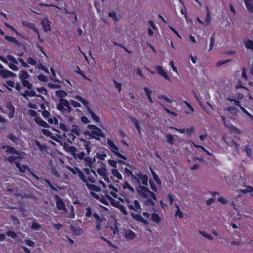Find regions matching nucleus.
I'll return each instance as SVG.
<instances>
[{"label":"nucleus","instance_id":"nucleus-1","mask_svg":"<svg viewBox=\"0 0 253 253\" xmlns=\"http://www.w3.org/2000/svg\"><path fill=\"white\" fill-rule=\"evenodd\" d=\"M138 194L142 198L146 199L144 205L146 206L154 207L155 201L157 200L156 194L145 186L139 185L136 189Z\"/></svg>","mask_w":253,"mask_h":253},{"label":"nucleus","instance_id":"nucleus-2","mask_svg":"<svg viewBox=\"0 0 253 253\" xmlns=\"http://www.w3.org/2000/svg\"><path fill=\"white\" fill-rule=\"evenodd\" d=\"M87 127L91 130H85L84 134L86 139H91L95 138L99 140L100 137H105V134L102 130L94 125H88Z\"/></svg>","mask_w":253,"mask_h":253},{"label":"nucleus","instance_id":"nucleus-3","mask_svg":"<svg viewBox=\"0 0 253 253\" xmlns=\"http://www.w3.org/2000/svg\"><path fill=\"white\" fill-rule=\"evenodd\" d=\"M107 144L108 145L109 148L111 150V151L114 154L115 156L125 160L127 159L126 156L119 153V147L116 145H115L112 140L110 139H108Z\"/></svg>","mask_w":253,"mask_h":253},{"label":"nucleus","instance_id":"nucleus-4","mask_svg":"<svg viewBox=\"0 0 253 253\" xmlns=\"http://www.w3.org/2000/svg\"><path fill=\"white\" fill-rule=\"evenodd\" d=\"M135 175L132 176V179L135 180L138 183H141L145 185H148V177L147 175L143 174L140 171L135 172Z\"/></svg>","mask_w":253,"mask_h":253},{"label":"nucleus","instance_id":"nucleus-5","mask_svg":"<svg viewBox=\"0 0 253 253\" xmlns=\"http://www.w3.org/2000/svg\"><path fill=\"white\" fill-rule=\"evenodd\" d=\"M54 199L55 200L57 208L59 211L66 212L67 211V210L65 207V205L63 200L57 195L54 196Z\"/></svg>","mask_w":253,"mask_h":253},{"label":"nucleus","instance_id":"nucleus-6","mask_svg":"<svg viewBox=\"0 0 253 253\" xmlns=\"http://www.w3.org/2000/svg\"><path fill=\"white\" fill-rule=\"evenodd\" d=\"M101 163L100 167L97 169V172L100 175L103 177L105 181L109 182L110 180L108 177L106 176L107 174L106 165L105 164Z\"/></svg>","mask_w":253,"mask_h":253},{"label":"nucleus","instance_id":"nucleus-7","mask_svg":"<svg viewBox=\"0 0 253 253\" xmlns=\"http://www.w3.org/2000/svg\"><path fill=\"white\" fill-rule=\"evenodd\" d=\"M50 22L48 18H44L41 22L43 30L44 32H47L50 31Z\"/></svg>","mask_w":253,"mask_h":253},{"label":"nucleus","instance_id":"nucleus-8","mask_svg":"<svg viewBox=\"0 0 253 253\" xmlns=\"http://www.w3.org/2000/svg\"><path fill=\"white\" fill-rule=\"evenodd\" d=\"M132 217L135 219L136 220L141 222L144 224L147 225L149 224V222L147 220V219H144L142 215L139 214H135L133 213H131Z\"/></svg>","mask_w":253,"mask_h":253},{"label":"nucleus","instance_id":"nucleus-9","mask_svg":"<svg viewBox=\"0 0 253 253\" xmlns=\"http://www.w3.org/2000/svg\"><path fill=\"white\" fill-rule=\"evenodd\" d=\"M59 102L61 103V104L65 108L66 113H69L72 111V108L70 106L69 103L66 99L60 98Z\"/></svg>","mask_w":253,"mask_h":253},{"label":"nucleus","instance_id":"nucleus-10","mask_svg":"<svg viewBox=\"0 0 253 253\" xmlns=\"http://www.w3.org/2000/svg\"><path fill=\"white\" fill-rule=\"evenodd\" d=\"M22 24L23 26L33 30L35 33H38V29L35 27V24L29 22L27 21H23Z\"/></svg>","mask_w":253,"mask_h":253},{"label":"nucleus","instance_id":"nucleus-11","mask_svg":"<svg viewBox=\"0 0 253 253\" xmlns=\"http://www.w3.org/2000/svg\"><path fill=\"white\" fill-rule=\"evenodd\" d=\"M125 238L128 240H133L136 237L135 233L131 230L126 231L125 233Z\"/></svg>","mask_w":253,"mask_h":253},{"label":"nucleus","instance_id":"nucleus-12","mask_svg":"<svg viewBox=\"0 0 253 253\" xmlns=\"http://www.w3.org/2000/svg\"><path fill=\"white\" fill-rule=\"evenodd\" d=\"M156 69L157 72L162 76L164 77L166 80H169L170 78L167 73L163 69L161 66H157Z\"/></svg>","mask_w":253,"mask_h":253},{"label":"nucleus","instance_id":"nucleus-13","mask_svg":"<svg viewBox=\"0 0 253 253\" xmlns=\"http://www.w3.org/2000/svg\"><path fill=\"white\" fill-rule=\"evenodd\" d=\"M134 205H128V207L129 209L132 210L136 212L138 211V210H140V205L139 202L135 200L133 202Z\"/></svg>","mask_w":253,"mask_h":253},{"label":"nucleus","instance_id":"nucleus-14","mask_svg":"<svg viewBox=\"0 0 253 253\" xmlns=\"http://www.w3.org/2000/svg\"><path fill=\"white\" fill-rule=\"evenodd\" d=\"M81 141L83 142V146L86 151V153L87 155H89V153L91 151V142L89 141H87L84 139H82Z\"/></svg>","mask_w":253,"mask_h":253},{"label":"nucleus","instance_id":"nucleus-15","mask_svg":"<svg viewBox=\"0 0 253 253\" xmlns=\"http://www.w3.org/2000/svg\"><path fill=\"white\" fill-rule=\"evenodd\" d=\"M19 79L21 81L25 80L30 77V75L25 70L21 71L18 75Z\"/></svg>","mask_w":253,"mask_h":253},{"label":"nucleus","instance_id":"nucleus-16","mask_svg":"<svg viewBox=\"0 0 253 253\" xmlns=\"http://www.w3.org/2000/svg\"><path fill=\"white\" fill-rule=\"evenodd\" d=\"M244 2L249 11L251 13H253V1L252 0H245Z\"/></svg>","mask_w":253,"mask_h":253},{"label":"nucleus","instance_id":"nucleus-17","mask_svg":"<svg viewBox=\"0 0 253 253\" xmlns=\"http://www.w3.org/2000/svg\"><path fill=\"white\" fill-rule=\"evenodd\" d=\"M75 98L81 102L87 109H88V107H89L88 106L89 102L87 100L84 99L81 96L79 95H76L75 97Z\"/></svg>","mask_w":253,"mask_h":253},{"label":"nucleus","instance_id":"nucleus-18","mask_svg":"<svg viewBox=\"0 0 253 253\" xmlns=\"http://www.w3.org/2000/svg\"><path fill=\"white\" fill-rule=\"evenodd\" d=\"M31 174L33 177L35 178L37 180H39L40 182L42 183L43 181H44L47 184L48 186H50L51 184L49 180L43 179L42 177H40L32 172H31Z\"/></svg>","mask_w":253,"mask_h":253},{"label":"nucleus","instance_id":"nucleus-19","mask_svg":"<svg viewBox=\"0 0 253 253\" xmlns=\"http://www.w3.org/2000/svg\"><path fill=\"white\" fill-rule=\"evenodd\" d=\"M15 164L16 167L19 169L20 171L21 172H23L27 169L29 170V169L27 165H22L21 166L20 163L18 162H15Z\"/></svg>","mask_w":253,"mask_h":253},{"label":"nucleus","instance_id":"nucleus-20","mask_svg":"<svg viewBox=\"0 0 253 253\" xmlns=\"http://www.w3.org/2000/svg\"><path fill=\"white\" fill-rule=\"evenodd\" d=\"M35 122L36 123L39 125L40 126H42V127H48L49 126V125L46 123V122H45V121H44L43 120H42L41 118L39 117V118H36L35 119Z\"/></svg>","mask_w":253,"mask_h":253},{"label":"nucleus","instance_id":"nucleus-21","mask_svg":"<svg viewBox=\"0 0 253 253\" xmlns=\"http://www.w3.org/2000/svg\"><path fill=\"white\" fill-rule=\"evenodd\" d=\"M92 173L93 175H88L87 179L88 182H90L92 183H95L96 182V177H97V174L94 170H92Z\"/></svg>","mask_w":253,"mask_h":253},{"label":"nucleus","instance_id":"nucleus-22","mask_svg":"<svg viewBox=\"0 0 253 253\" xmlns=\"http://www.w3.org/2000/svg\"><path fill=\"white\" fill-rule=\"evenodd\" d=\"M225 110L230 112L233 116L236 115L238 112V109L235 106H229L226 108Z\"/></svg>","mask_w":253,"mask_h":253},{"label":"nucleus","instance_id":"nucleus-23","mask_svg":"<svg viewBox=\"0 0 253 253\" xmlns=\"http://www.w3.org/2000/svg\"><path fill=\"white\" fill-rule=\"evenodd\" d=\"M6 152L12 154L20 155V152L17 151L14 147L11 146H6Z\"/></svg>","mask_w":253,"mask_h":253},{"label":"nucleus","instance_id":"nucleus-24","mask_svg":"<svg viewBox=\"0 0 253 253\" xmlns=\"http://www.w3.org/2000/svg\"><path fill=\"white\" fill-rule=\"evenodd\" d=\"M6 137L15 144H17V141L19 140V138L14 133H10L7 135Z\"/></svg>","mask_w":253,"mask_h":253},{"label":"nucleus","instance_id":"nucleus-25","mask_svg":"<svg viewBox=\"0 0 253 253\" xmlns=\"http://www.w3.org/2000/svg\"><path fill=\"white\" fill-rule=\"evenodd\" d=\"M224 141L225 143L229 146L232 145H236V142L230 137H225L224 138Z\"/></svg>","mask_w":253,"mask_h":253},{"label":"nucleus","instance_id":"nucleus-26","mask_svg":"<svg viewBox=\"0 0 253 253\" xmlns=\"http://www.w3.org/2000/svg\"><path fill=\"white\" fill-rule=\"evenodd\" d=\"M77 172L78 175L79 177V178L82 180L83 182L86 184L88 182V180L86 178L85 175L83 173V172L81 170H78V171H77Z\"/></svg>","mask_w":253,"mask_h":253},{"label":"nucleus","instance_id":"nucleus-27","mask_svg":"<svg viewBox=\"0 0 253 253\" xmlns=\"http://www.w3.org/2000/svg\"><path fill=\"white\" fill-rule=\"evenodd\" d=\"M4 39L6 41L12 42L15 44H18L19 43L18 40L14 37L8 36L7 35L4 36Z\"/></svg>","mask_w":253,"mask_h":253},{"label":"nucleus","instance_id":"nucleus-28","mask_svg":"<svg viewBox=\"0 0 253 253\" xmlns=\"http://www.w3.org/2000/svg\"><path fill=\"white\" fill-rule=\"evenodd\" d=\"M166 141L168 143H169L171 145H173L174 144V139L173 136L170 134L168 133L166 135Z\"/></svg>","mask_w":253,"mask_h":253},{"label":"nucleus","instance_id":"nucleus-29","mask_svg":"<svg viewBox=\"0 0 253 253\" xmlns=\"http://www.w3.org/2000/svg\"><path fill=\"white\" fill-rule=\"evenodd\" d=\"M244 44L248 49L253 50V41L250 40H245L244 41Z\"/></svg>","mask_w":253,"mask_h":253},{"label":"nucleus","instance_id":"nucleus-30","mask_svg":"<svg viewBox=\"0 0 253 253\" xmlns=\"http://www.w3.org/2000/svg\"><path fill=\"white\" fill-rule=\"evenodd\" d=\"M67 151L70 153L74 158L76 157V148L75 146H68Z\"/></svg>","mask_w":253,"mask_h":253},{"label":"nucleus","instance_id":"nucleus-31","mask_svg":"<svg viewBox=\"0 0 253 253\" xmlns=\"http://www.w3.org/2000/svg\"><path fill=\"white\" fill-rule=\"evenodd\" d=\"M55 95L58 97H64L67 95V93L63 90H58L55 91Z\"/></svg>","mask_w":253,"mask_h":253},{"label":"nucleus","instance_id":"nucleus-32","mask_svg":"<svg viewBox=\"0 0 253 253\" xmlns=\"http://www.w3.org/2000/svg\"><path fill=\"white\" fill-rule=\"evenodd\" d=\"M151 219L152 220L157 223H159L161 221V218L159 216V215L156 213H153L151 215Z\"/></svg>","mask_w":253,"mask_h":253},{"label":"nucleus","instance_id":"nucleus-33","mask_svg":"<svg viewBox=\"0 0 253 253\" xmlns=\"http://www.w3.org/2000/svg\"><path fill=\"white\" fill-rule=\"evenodd\" d=\"M71 229L72 231L73 232V233L77 236L81 235L83 233V230L80 228H76L72 226L71 227Z\"/></svg>","mask_w":253,"mask_h":253},{"label":"nucleus","instance_id":"nucleus-34","mask_svg":"<svg viewBox=\"0 0 253 253\" xmlns=\"http://www.w3.org/2000/svg\"><path fill=\"white\" fill-rule=\"evenodd\" d=\"M144 90L145 91V93L147 94L148 99H149V101L150 102H153L152 98L151 96V94L152 93V90H150L149 88L147 87H144L143 88Z\"/></svg>","mask_w":253,"mask_h":253},{"label":"nucleus","instance_id":"nucleus-35","mask_svg":"<svg viewBox=\"0 0 253 253\" xmlns=\"http://www.w3.org/2000/svg\"><path fill=\"white\" fill-rule=\"evenodd\" d=\"M42 131L43 134L45 135L50 136L52 139L56 140V138L54 136H52L51 135L52 134V132L50 131L49 130L46 129H42Z\"/></svg>","mask_w":253,"mask_h":253},{"label":"nucleus","instance_id":"nucleus-36","mask_svg":"<svg viewBox=\"0 0 253 253\" xmlns=\"http://www.w3.org/2000/svg\"><path fill=\"white\" fill-rule=\"evenodd\" d=\"M84 160L86 165L89 166L90 168H92V160L91 158L86 157L84 159Z\"/></svg>","mask_w":253,"mask_h":253},{"label":"nucleus","instance_id":"nucleus-37","mask_svg":"<svg viewBox=\"0 0 253 253\" xmlns=\"http://www.w3.org/2000/svg\"><path fill=\"white\" fill-rule=\"evenodd\" d=\"M112 174L117 177L119 179H122L123 177L122 176V174L119 172L118 169H113L112 170Z\"/></svg>","mask_w":253,"mask_h":253},{"label":"nucleus","instance_id":"nucleus-38","mask_svg":"<svg viewBox=\"0 0 253 253\" xmlns=\"http://www.w3.org/2000/svg\"><path fill=\"white\" fill-rule=\"evenodd\" d=\"M41 228L40 224L36 221H33L31 228L34 230H38Z\"/></svg>","mask_w":253,"mask_h":253},{"label":"nucleus","instance_id":"nucleus-39","mask_svg":"<svg viewBox=\"0 0 253 253\" xmlns=\"http://www.w3.org/2000/svg\"><path fill=\"white\" fill-rule=\"evenodd\" d=\"M85 185H86V187L88 188V189L89 190H91L92 191H97L98 190V188L96 185H95L94 184H90V183H89L88 182H87L85 184Z\"/></svg>","mask_w":253,"mask_h":253},{"label":"nucleus","instance_id":"nucleus-40","mask_svg":"<svg viewBox=\"0 0 253 253\" xmlns=\"http://www.w3.org/2000/svg\"><path fill=\"white\" fill-rule=\"evenodd\" d=\"M215 39L214 36V34H212V35L211 37L210 38V48L209 50H211L213 48L214 42H215Z\"/></svg>","mask_w":253,"mask_h":253},{"label":"nucleus","instance_id":"nucleus-41","mask_svg":"<svg viewBox=\"0 0 253 253\" xmlns=\"http://www.w3.org/2000/svg\"><path fill=\"white\" fill-rule=\"evenodd\" d=\"M21 83L23 86L27 87L28 89H30L32 88V84L26 80L21 81Z\"/></svg>","mask_w":253,"mask_h":253},{"label":"nucleus","instance_id":"nucleus-42","mask_svg":"<svg viewBox=\"0 0 253 253\" xmlns=\"http://www.w3.org/2000/svg\"><path fill=\"white\" fill-rule=\"evenodd\" d=\"M8 108L10 109L11 113H9L8 115V117L11 119L12 118L14 117V112H15V108L11 104L9 105V107H8Z\"/></svg>","mask_w":253,"mask_h":253},{"label":"nucleus","instance_id":"nucleus-43","mask_svg":"<svg viewBox=\"0 0 253 253\" xmlns=\"http://www.w3.org/2000/svg\"><path fill=\"white\" fill-rule=\"evenodd\" d=\"M6 57L7 60L13 64H17L18 63V59L17 60L13 56L8 55Z\"/></svg>","mask_w":253,"mask_h":253},{"label":"nucleus","instance_id":"nucleus-44","mask_svg":"<svg viewBox=\"0 0 253 253\" xmlns=\"http://www.w3.org/2000/svg\"><path fill=\"white\" fill-rule=\"evenodd\" d=\"M27 62L28 64L32 65V66H36L37 64V61L32 57H29L27 59Z\"/></svg>","mask_w":253,"mask_h":253},{"label":"nucleus","instance_id":"nucleus-45","mask_svg":"<svg viewBox=\"0 0 253 253\" xmlns=\"http://www.w3.org/2000/svg\"><path fill=\"white\" fill-rule=\"evenodd\" d=\"M9 72V71L7 70H0V75L4 78H6L9 77V74L8 73Z\"/></svg>","mask_w":253,"mask_h":253},{"label":"nucleus","instance_id":"nucleus-46","mask_svg":"<svg viewBox=\"0 0 253 253\" xmlns=\"http://www.w3.org/2000/svg\"><path fill=\"white\" fill-rule=\"evenodd\" d=\"M123 188L124 189H129L132 193L134 192V189L130 186L129 183L127 182H126L124 185H123Z\"/></svg>","mask_w":253,"mask_h":253},{"label":"nucleus","instance_id":"nucleus-47","mask_svg":"<svg viewBox=\"0 0 253 253\" xmlns=\"http://www.w3.org/2000/svg\"><path fill=\"white\" fill-rule=\"evenodd\" d=\"M230 130H231L233 132H235L236 133H240V130L236 126H234L232 124L230 125L229 128H228Z\"/></svg>","mask_w":253,"mask_h":253},{"label":"nucleus","instance_id":"nucleus-48","mask_svg":"<svg viewBox=\"0 0 253 253\" xmlns=\"http://www.w3.org/2000/svg\"><path fill=\"white\" fill-rule=\"evenodd\" d=\"M77 71H76V72L78 73L79 74L81 75L82 77L86 80H88L89 81H91V80L85 76V75L83 73V72L80 70V68L78 66L77 67Z\"/></svg>","mask_w":253,"mask_h":253},{"label":"nucleus","instance_id":"nucleus-49","mask_svg":"<svg viewBox=\"0 0 253 253\" xmlns=\"http://www.w3.org/2000/svg\"><path fill=\"white\" fill-rule=\"evenodd\" d=\"M107 155L105 153H97L95 157H96L97 159H99L100 160H105V158L106 157Z\"/></svg>","mask_w":253,"mask_h":253},{"label":"nucleus","instance_id":"nucleus-50","mask_svg":"<svg viewBox=\"0 0 253 253\" xmlns=\"http://www.w3.org/2000/svg\"><path fill=\"white\" fill-rule=\"evenodd\" d=\"M57 109L62 113H66L65 108L60 102L57 104Z\"/></svg>","mask_w":253,"mask_h":253},{"label":"nucleus","instance_id":"nucleus-51","mask_svg":"<svg viewBox=\"0 0 253 253\" xmlns=\"http://www.w3.org/2000/svg\"><path fill=\"white\" fill-rule=\"evenodd\" d=\"M19 157H14V156H10L9 157H7V158H6L5 159V160H6L8 162H9L10 163H13L14 162H16V160L17 159H18Z\"/></svg>","mask_w":253,"mask_h":253},{"label":"nucleus","instance_id":"nucleus-52","mask_svg":"<svg viewBox=\"0 0 253 253\" xmlns=\"http://www.w3.org/2000/svg\"><path fill=\"white\" fill-rule=\"evenodd\" d=\"M149 184L152 190L154 192H157L158 189L155 183L151 180H149Z\"/></svg>","mask_w":253,"mask_h":253},{"label":"nucleus","instance_id":"nucleus-53","mask_svg":"<svg viewBox=\"0 0 253 253\" xmlns=\"http://www.w3.org/2000/svg\"><path fill=\"white\" fill-rule=\"evenodd\" d=\"M25 243L26 245L31 247H34L35 246V243L32 240L27 239L25 240Z\"/></svg>","mask_w":253,"mask_h":253},{"label":"nucleus","instance_id":"nucleus-54","mask_svg":"<svg viewBox=\"0 0 253 253\" xmlns=\"http://www.w3.org/2000/svg\"><path fill=\"white\" fill-rule=\"evenodd\" d=\"M109 16L111 17L114 21H118V19L115 12L112 11L109 12Z\"/></svg>","mask_w":253,"mask_h":253},{"label":"nucleus","instance_id":"nucleus-55","mask_svg":"<svg viewBox=\"0 0 253 253\" xmlns=\"http://www.w3.org/2000/svg\"><path fill=\"white\" fill-rule=\"evenodd\" d=\"M200 233L204 236L205 237V238L210 240H212L213 239V238L212 237V236L207 233V232H202V231H200Z\"/></svg>","mask_w":253,"mask_h":253},{"label":"nucleus","instance_id":"nucleus-56","mask_svg":"<svg viewBox=\"0 0 253 253\" xmlns=\"http://www.w3.org/2000/svg\"><path fill=\"white\" fill-rule=\"evenodd\" d=\"M6 235L13 239H15L17 237V234L14 231H8L7 232Z\"/></svg>","mask_w":253,"mask_h":253},{"label":"nucleus","instance_id":"nucleus-57","mask_svg":"<svg viewBox=\"0 0 253 253\" xmlns=\"http://www.w3.org/2000/svg\"><path fill=\"white\" fill-rule=\"evenodd\" d=\"M205 21L208 24H210L211 22V17L209 10L207 12Z\"/></svg>","mask_w":253,"mask_h":253},{"label":"nucleus","instance_id":"nucleus-58","mask_svg":"<svg viewBox=\"0 0 253 253\" xmlns=\"http://www.w3.org/2000/svg\"><path fill=\"white\" fill-rule=\"evenodd\" d=\"M159 99H162L166 101L168 103H171V100L169 99L167 96L164 95H159L158 96Z\"/></svg>","mask_w":253,"mask_h":253},{"label":"nucleus","instance_id":"nucleus-59","mask_svg":"<svg viewBox=\"0 0 253 253\" xmlns=\"http://www.w3.org/2000/svg\"><path fill=\"white\" fill-rule=\"evenodd\" d=\"M119 208L120 210L125 215L127 214V211L126 210V208L124 205H121L119 206Z\"/></svg>","mask_w":253,"mask_h":253},{"label":"nucleus","instance_id":"nucleus-60","mask_svg":"<svg viewBox=\"0 0 253 253\" xmlns=\"http://www.w3.org/2000/svg\"><path fill=\"white\" fill-rule=\"evenodd\" d=\"M244 150L246 152L247 155L249 157H251L252 156V150L251 148L249 147L248 146L246 145L244 148Z\"/></svg>","mask_w":253,"mask_h":253},{"label":"nucleus","instance_id":"nucleus-61","mask_svg":"<svg viewBox=\"0 0 253 253\" xmlns=\"http://www.w3.org/2000/svg\"><path fill=\"white\" fill-rule=\"evenodd\" d=\"M114 84L116 88L118 89L119 92L121 91L122 84L118 83L116 81L113 80Z\"/></svg>","mask_w":253,"mask_h":253},{"label":"nucleus","instance_id":"nucleus-62","mask_svg":"<svg viewBox=\"0 0 253 253\" xmlns=\"http://www.w3.org/2000/svg\"><path fill=\"white\" fill-rule=\"evenodd\" d=\"M38 79L39 80L42 82H46L47 81V79L46 76L42 74H40L38 76Z\"/></svg>","mask_w":253,"mask_h":253},{"label":"nucleus","instance_id":"nucleus-63","mask_svg":"<svg viewBox=\"0 0 253 253\" xmlns=\"http://www.w3.org/2000/svg\"><path fill=\"white\" fill-rule=\"evenodd\" d=\"M10 218L13 222L14 225H18L20 224L19 220L15 216H11Z\"/></svg>","mask_w":253,"mask_h":253},{"label":"nucleus","instance_id":"nucleus-64","mask_svg":"<svg viewBox=\"0 0 253 253\" xmlns=\"http://www.w3.org/2000/svg\"><path fill=\"white\" fill-rule=\"evenodd\" d=\"M48 122L50 124H54V125H57L58 123L57 119L55 117L53 118H49L48 120Z\"/></svg>","mask_w":253,"mask_h":253}]
</instances>
